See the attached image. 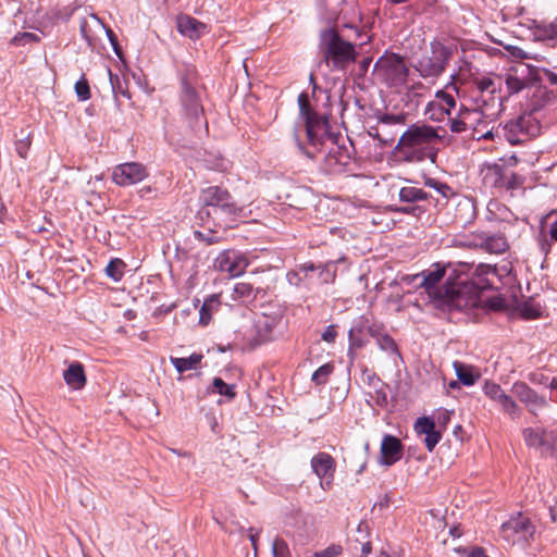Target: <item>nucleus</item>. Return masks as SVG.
I'll return each instance as SVG.
<instances>
[{
  "label": "nucleus",
  "instance_id": "1",
  "mask_svg": "<svg viewBox=\"0 0 557 557\" xmlns=\"http://www.w3.org/2000/svg\"><path fill=\"white\" fill-rule=\"evenodd\" d=\"M472 268L473 264L467 262H449L447 264L435 263L431 269L421 273L423 277L421 286L428 292H431L443 277H446L444 292L440 293L438 297L447 298L449 301H454L456 297L462 294L463 288L469 282L478 289L491 287L492 284L481 278V276L495 273V269L488 264H480L475 268L474 275L469 277V271Z\"/></svg>",
  "mask_w": 557,
  "mask_h": 557
},
{
  "label": "nucleus",
  "instance_id": "2",
  "mask_svg": "<svg viewBox=\"0 0 557 557\" xmlns=\"http://www.w3.org/2000/svg\"><path fill=\"white\" fill-rule=\"evenodd\" d=\"M446 131L428 124H411L400 136L395 152L409 162L423 161L429 146L444 143Z\"/></svg>",
  "mask_w": 557,
  "mask_h": 557
},
{
  "label": "nucleus",
  "instance_id": "3",
  "mask_svg": "<svg viewBox=\"0 0 557 557\" xmlns=\"http://www.w3.org/2000/svg\"><path fill=\"white\" fill-rule=\"evenodd\" d=\"M180 82V102L183 116L189 124H195L203 119V104L196 70L186 67L181 74Z\"/></svg>",
  "mask_w": 557,
  "mask_h": 557
},
{
  "label": "nucleus",
  "instance_id": "4",
  "mask_svg": "<svg viewBox=\"0 0 557 557\" xmlns=\"http://www.w3.org/2000/svg\"><path fill=\"white\" fill-rule=\"evenodd\" d=\"M322 47L325 61L331 62L335 69L343 70L356 61L355 45L344 40L334 29L323 32Z\"/></svg>",
  "mask_w": 557,
  "mask_h": 557
},
{
  "label": "nucleus",
  "instance_id": "5",
  "mask_svg": "<svg viewBox=\"0 0 557 557\" xmlns=\"http://www.w3.org/2000/svg\"><path fill=\"white\" fill-rule=\"evenodd\" d=\"M373 75L377 82L387 87H400L407 81L409 69L403 57L385 53L375 62Z\"/></svg>",
  "mask_w": 557,
  "mask_h": 557
},
{
  "label": "nucleus",
  "instance_id": "6",
  "mask_svg": "<svg viewBox=\"0 0 557 557\" xmlns=\"http://www.w3.org/2000/svg\"><path fill=\"white\" fill-rule=\"evenodd\" d=\"M450 55L449 48L438 41L431 42L430 53L422 54L413 64V69L423 78H436L444 73Z\"/></svg>",
  "mask_w": 557,
  "mask_h": 557
},
{
  "label": "nucleus",
  "instance_id": "7",
  "mask_svg": "<svg viewBox=\"0 0 557 557\" xmlns=\"http://www.w3.org/2000/svg\"><path fill=\"white\" fill-rule=\"evenodd\" d=\"M503 131L505 138L511 145H518L537 136L541 132V124L532 112H528L508 121Z\"/></svg>",
  "mask_w": 557,
  "mask_h": 557
},
{
  "label": "nucleus",
  "instance_id": "8",
  "mask_svg": "<svg viewBox=\"0 0 557 557\" xmlns=\"http://www.w3.org/2000/svg\"><path fill=\"white\" fill-rule=\"evenodd\" d=\"M463 247L480 249L491 255H502L509 249V242L504 233L472 232L460 244Z\"/></svg>",
  "mask_w": 557,
  "mask_h": 557
},
{
  "label": "nucleus",
  "instance_id": "9",
  "mask_svg": "<svg viewBox=\"0 0 557 557\" xmlns=\"http://www.w3.org/2000/svg\"><path fill=\"white\" fill-rule=\"evenodd\" d=\"M492 103L483 99V104L478 103L475 109H468L461 107V117L465 120V124L468 131L473 132V136L479 134V126L483 123V117L493 116L500 111L502 97H491Z\"/></svg>",
  "mask_w": 557,
  "mask_h": 557
},
{
  "label": "nucleus",
  "instance_id": "10",
  "mask_svg": "<svg viewBox=\"0 0 557 557\" xmlns=\"http://www.w3.org/2000/svg\"><path fill=\"white\" fill-rule=\"evenodd\" d=\"M508 95H515L524 88L541 82L540 71L536 67L521 66L512 67L504 76Z\"/></svg>",
  "mask_w": 557,
  "mask_h": 557
},
{
  "label": "nucleus",
  "instance_id": "11",
  "mask_svg": "<svg viewBox=\"0 0 557 557\" xmlns=\"http://www.w3.org/2000/svg\"><path fill=\"white\" fill-rule=\"evenodd\" d=\"M535 530L536 528L532 521L521 512L511 517L500 527L503 537L512 543L520 540L528 542L533 539Z\"/></svg>",
  "mask_w": 557,
  "mask_h": 557
},
{
  "label": "nucleus",
  "instance_id": "12",
  "mask_svg": "<svg viewBox=\"0 0 557 557\" xmlns=\"http://www.w3.org/2000/svg\"><path fill=\"white\" fill-rule=\"evenodd\" d=\"M243 209L236 205L231 196L228 201H224L219 209H208L206 218L212 220L214 227L227 230L233 227V223L240 215Z\"/></svg>",
  "mask_w": 557,
  "mask_h": 557
},
{
  "label": "nucleus",
  "instance_id": "13",
  "mask_svg": "<svg viewBox=\"0 0 557 557\" xmlns=\"http://www.w3.org/2000/svg\"><path fill=\"white\" fill-rule=\"evenodd\" d=\"M311 468L320 479V486L324 491L332 488L336 463L334 458L324 451L318 453L311 458Z\"/></svg>",
  "mask_w": 557,
  "mask_h": 557
},
{
  "label": "nucleus",
  "instance_id": "14",
  "mask_svg": "<svg viewBox=\"0 0 557 557\" xmlns=\"http://www.w3.org/2000/svg\"><path fill=\"white\" fill-rule=\"evenodd\" d=\"M247 258L239 251L230 249L222 251L214 260V268L231 276H239L248 267Z\"/></svg>",
  "mask_w": 557,
  "mask_h": 557
},
{
  "label": "nucleus",
  "instance_id": "15",
  "mask_svg": "<svg viewBox=\"0 0 557 557\" xmlns=\"http://www.w3.org/2000/svg\"><path fill=\"white\" fill-rule=\"evenodd\" d=\"M399 200L401 202H407L408 206H404L395 209L396 212L403 214H410L413 216H420L425 209L422 206L413 205L420 201H425L430 198L429 193L424 191L422 188H418L414 186H405L399 189L398 193Z\"/></svg>",
  "mask_w": 557,
  "mask_h": 557
},
{
  "label": "nucleus",
  "instance_id": "16",
  "mask_svg": "<svg viewBox=\"0 0 557 557\" xmlns=\"http://www.w3.org/2000/svg\"><path fill=\"white\" fill-rule=\"evenodd\" d=\"M456 99L453 95L438 90L435 99L430 101L425 109L429 119L435 122H443L446 116H450L451 110L456 108Z\"/></svg>",
  "mask_w": 557,
  "mask_h": 557
},
{
  "label": "nucleus",
  "instance_id": "17",
  "mask_svg": "<svg viewBox=\"0 0 557 557\" xmlns=\"http://www.w3.org/2000/svg\"><path fill=\"white\" fill-rule=\"evenodd\" d=\"M485 182H490L497 188H504L511 190L520 187L523 183V178L513 172L504 169L502 165L494 164L488 168V171L484 177Z\"/></svg>",
  "mask_w": 557,
  "mask_h": 557
},
{
  "label": "nucleus",
  "instance_id": "18",
  "mask_svg": "<svg viewBox=\"0 0 557 557\" xmlns=\"http://www.w3.org/2000/svg\"><path fill=\"white\" fill-rule=\"evenodd\" d=\"M147 176L146 168L136 162L124 163L116 166L112 180L121 186H128L141 182Z\"/></svg>",
  "mask_w": 557,
  "mask_h": 557
},
{
  "label": "nucleus",
  "instance_id": "19",
  "mask_svg": "<svg viewBox=\"0 0 557 557\" xmlns=\"http://www.w3.org/2000/svg\"><path fill=\"white\" fill-rule=\"evenodd\" d=\"M351 153L344 145L333 144L324 157V170L329 173H341L350 163Z\"/></svg>",
  "mask_w": 557,
  "mask_h": 557
},
{
  "label": "nucleus",
  "instance_id": "20",
  "mask_svg": "<svg viewBox=\"0 0 557 557\" xmlns=\"http://www.w3.org/2000/svg\"><path fill=\"white\" fill-rule=\"evenodd\" d=\"M511 393L523 403L530 412L535 413L537 409L547 406V401L544 397L537 395L527 383L518 381L513 383Z\"/></svg>",
  "mask_w": 557,
  "mask_h": 557
},
{
  "label": "nucleus",
  "instance_id": "21",
  "mask_svg": "<svg viewBox=\"0 0 557 557\" xmlns=\"http://www.w3.org/2000/svg\"><path fill=\"white\" fill-rule=\"evenodd\" d=\"M484 393L488 398L498 403L503 410L507 412L512 419L519 417L520 412L517 404L511 396L505 393L500 385L487 382L484 385Z\"/></svg>",
  "mask_w": 557,
  "mask_h": 557
},
{
  "label": "nucleus",
  "instance_id": "22",
  "mask_svg": "<svg viewBox=\"0 0 557 557\" xmlns=\"http://www.w3.org/2000/svg\"><path fill=\"white\" fill-rule=\"evenodd\" d=\"M231 194L227 189L219 186H210L201 191V201L203 208L199 211V218L205 221L206 211L208 209H219L224 201H228Z\"/></svg>",
  "mask_w": 557,
  "mask_h": 557
},
{
  "label": "nucleus",
  "instance_id": "23",
  "mask_svg": "<svg viewBox=\"0 0 557 557\" xmlns=\"http://www.w3.org/2000/svg\"><path fill=\"white\" fill-rule=\"evenodd\" d=\"M476 218L473 200L466 196H457L455 201L454 222L460 227H467Z\"/></svg>",
  "mask_w": 557,
  "mask_h": 557
},
{
  "label": "nucleus",
  "instance_id": "24",
  "mask_svg": "<svg viewBox=\"0 0 557 557\" xmlns=\"http://www.w3.org/2000/svg\"><path fill=\"white\" fill-rule=\"evenodd\" d=\"M403 456V444L399 438L393 435H385L381 443V462L392 466Z\"/></svg>",
  "mask_w": 557,
  "mask_h": 557
},
{
  "label": "nucleus",
  "instance_id": "25",
  "mask_svg": "<svg viewBox=\"0 0 557 557\" xmlns=\"http://www.w3.org/2000/svg\"><path fill=\"white\" fill-rule=\"evenodd\" d=\"M305 122L309 143L313 146L320 144L326 132L327 121L313 112L308 113V116L305 117Z\"/></svg>",
  "mask_w": 557,
  "mask_h": 557
},
{
  "label": "nucleus",
  "instance_id": "26",
  "mask_svg": "<svg viewBox=\"0 0 557 557\" xmlns=\"http://www.w3.org/2000/svg\"><path fill=\"white\" fill-rule=\"evenodd\" d=\"M276 325V318L269 315L260 317L255 323L256 335L253 337V345L258 346L272 341Z\"/></svg>",
  "mask_w": 557,
  "mask_h": 557
},
{
  "label": "nucleus",
  "instance_id": "27",
  "mask_svg": "<svg viewBox=\"0 0 557 557\" xmlns=\"http://www.w3.org/2000/svg\"><path fill=\"white\" fill-rule=\"evenodd\" d=\"M311 198V190L305 186H292L284 197L285 203L296 210L306 209Z\"/></svg>",
  "mask_w": 557,
  "mask_h": 557
},
{
  "label": "nucleus",
  "instance_id": "28",
  "mask_svg": "<svg viewBox=\"0 0 557 557\" xmlns=\"http://www.w3.org/2000/svg\"><path fill=\"white\" fill-rule=\"evenodd\" d=\"M63 379L72 391H79L86 384V376L83 364L79 362L71 363L63 372Z\"/></svg>",
  "mask_w": 557,
  "mask_h": 557
},
{
  "label": "nucleus",
  "instance_id": "29",
  "mask_svg": "<svg viewBox=\"0 0 557 557\" xmlns=\"http://www.w3.org/2000/svg\"><path fill=\"white\" fill-rule=\"evenodd\" d=\"M206 29V25L198 20L185 15L178 18V30L191 39L199 38Z\"/></svg>",
  "mask_w": 557,
  "mask_h": 557
},
{
  "label": "nucleus",
  "instance_id": "30",
  "mask_svg": "<svg viewBox=\"0 0 557 557\" xmlns=\"http://www.w3.org/2000/svg\"><path fill=\"white\" fill-rule=\"evenodd\" d=\"M458 381L466 386L473 385L479 379L480 374L474 373L472 366L466 364L460 361H454L453 363Z\"/></svg>",
  "mask_w": 557,
  "mask_h": 557
},
{
  "label": "nucleus",
  "instance_id": "31",
  "mask_svg": "<svg viewBox=\"0 0 557 557\" xmlns=\"http://www.w3.org/2000/svg\"><path fill=\"white\" fill-rule=\"evenodd\" d=\"M475 86L480 96L476 98V102L483 104V99L492 103L491 97H496L495 91L497 86L495 81L491 77H482L475 82Z\"/></svg>",
  "mask_w": 557,
  "mask_h": 557
},
{
  "label": "nucleus",
  "instance_id": "32",
  "mask_svg": "<svg viewBox=\"0 0 557 557\" xmlns=\"http://www.w3.org/2000/svg\"><path fill=\"white\" fill-rule=\"evenodd\" d=\"M556 95L554 91L548 90L547 88L543 86H539L531 99V112H535L540 109H542L546 103L550 102L553 99H555Z\"/></svg>",
  "mask_w": 557,
  "mask_h": 557
},
{
  "label": "nucleus",
  "instance_id": "33",
  "mask_svg": "<svg viewBox=\"0 0 557 557\" xmlns=\"http://www.w3.org/2000/svg\"><path fill=\"white\" fill-rule=\"evenodd\" d=\"M201 360L202 355L200 354H193L187 358L171 357V363L180 373L195 369Z\"/></svg>",
  "mask_w": 557,
  "mask_h": 557
},
{
  "label": "nucleus",
  "instance_id": "34",
  "mask_svg": "<svg viewBox=\"0 0 557 557\" xmlns=\"http://www.w3.org/2000/svg\"><path fill=\"white\" fill-rule=\"evenodd\" d=\"M126 263L120 258H112L107 263V276L114 282H120L124 276Z\"/></svg>",
  "mask_w": 557,
  "mask_h": 557
},
{
  "label": "nucleus",
  "instance_id": "35",
  "mask_svg": "<svg viewBox=\"0 0 557 557\" xmlns=\"http://www.w3.org/2000/svg\"><path fill=\"white\" fill-rule=\"evenodd\" d=\"M425 186H429L433 188L435 191H437L443 198L450 199L453 197H457V194L455 190L446 183L441 182L435 178H428L425 181Z\"/></svg>",
  "mask_w": 557,
  "mask_h": 557
},
{
  "label": "nucleus",
  "instance_id": "36",
  "mask_svg": "<svg viewBox=\"0 0 557 557\" xmlns=\"http://www.w3.org/2000/svg\"><path fill=\"white\" fill-rule=\"evenodd\" d=\"M520 312L524 319H537L542 315V307L532 299H528L521 305Z\"/></svg>",
  "mask_w": 557,
  "mask_h": 557
},
{
  "label": "nucleus",
  "instance_id": "37",
  "mask_svg": "<svg viewBox=\"0 0 557 557\" xmlns=\"http://www.w3.org/2000/svg\"><path fill=\"white\" fill-rule=\"evenodd\" d=\"M334 366L332 363H325L317 369L311 376V381L315 385H323L327 382L329 376L333 373Z\"/></svg>",
  "mask_w": 557,
  "mask_h": 557
},
{
  "label": "nucleus",
  "instance_id": "38",
  "mask_svg": "<svg viewBox=\"0 0 557 557\" xmlns=\"http://www.w3.org/2000/svg\"><path fill=\"white\" fill-rule=\"evenodd\" d=\"M523 437L528 446L540 447L544 444L543 434L532 428L524 429Z\"/></svg>",
  "mask_w": 557,
  "mask_h": 557
},
{
  "label": "nucleus",
  "instance_id": "39",
  "mask_svg": "<svg viewBox=\"0 0 557 557\" xmlns=\"http://www.w3.org/2000/svg\"><path fill=\"white\" fill-rule=\"evenodd\" d=\"M213 387L220 395L226 396L230 399L236 396L235 386L226 384L221 377H214Z\"/></svg>",
  "mask_w": 557,
  "mask_h": 557
},
{
  "label": "nucleus",
  "instance_id": "40",
  "mask_svg": "<svg viewBox=\"0 0 557 557\" xmlns=\"http://www.w3.org/2000/svg\"><path fill=\"white\" fill-rule=\"evenodd\" d=\"M273 557H292L288 544L282 539L276 537L272 544Z\"/></svg>",
  "mask_w": 557,
  "mask_h": 557
},
{
  "label": "nucleus",
  "instance_id": "41",
  "mask_svg": "<svg viewBox=\"0 0 557 557\" xmlns=\"http://www.w3.org/2000/svg\"><path fill=\"white\" fill-rule=\"evenodd\" d=\"M253 295V287L250 283L239 282L234 286V298L235 299H247Z\"/></svg>",
  "mask_w": 557,
  "mask_h": 557
},
{
  "label": "nucleus",
  "instance_id": "42",
  "mask_svg": "<svg viewBox=\"0 0 557 557\" xmlns=\"http://www.w3.org/2000/svg\"><path fill=\"white\" fill-rule=\"evenodd\" d=\"M435 429V423L432 419L428 417H421L417 420L414 424V430L418 434L426 435L431 431Z\"/></svg>",
  "mask_w": 557,
  "mask_h": 557
},
{
  "label": "nucleus",
  "instance_id": "43",
  "mask_svg": "<svg viewBox=\"0 0 557 557\" xmlns=\"http://www.w3.org/2000/svg\"><path fill=\"white\" fill-rule=\"evenodd\" d=\"M218 305L215 299H209L203 302L200 309V323L207 325L211 320V311Z\"/></svg>",
  "mask_w": 557,
  "mask_h": 557
},
{
  "label": "nucleus",
  "instance_id": "44",
  "mask_svg": "<svg viewBox=\"0 0 557 557\" xmlns=\"http://www.w3.org/2000/svg\"><path fill=\"white\" fill-rule=\"evenodd\" d=\"M377 345L382 350L388 352H398L395 341L387 334H382L376 337Z\"/></svg>",
  "mask_w": 557,
  "mask_h": 557
},
{
  "label": "nucleus",
  "instance_id": "45",
  "mask_svg": "<svg viewBox=\"0 0 557 557\" xmlns=\"http://www.w3.org/2000/svg\"><path fill=\"white\" fill-rule=\"evenodd\" d=\"M39 37L34 33H18L12 38V44L15 46H25L26 44L37 42Z\"/></svg>",
  "mask_w": 557,
  "mask_h": 557
},
{
  "label": "nucleus",
  "instance_id": "46",
  "mask_svg": "<svg viewBox=\"0 0 557 557\" xmlns=\"http://www.w3.org/2000/svg\"><path fill=\"white\" fill-rule=\"evenodd\" d=\"M448 124H449V129L453 133L460 134V133L468 132L466 124H465V120L461 117L460 110L458 111V114L456 116L448 117Z\"/></svg>",
  "mask_w": 557,
  "mask_h": 557
},
{
  "label": "nucleus",
  "instance_id": "47",
  "mask_svg": "<svg viewBox=\"0 0 557 557\" xmlns=\"http://www.w3.org/2000/svg\"><path fill=\"white\" fill-rule=\"evenodd\" d=\"M75 92L78 99L82 101L88 100L90 98V88L87 79L82 77L79 81L76 82Z\"/></svg>",
  "mask_w": 557,
  "mask_h": 557
},
{
  "label": "nucleus",
  "instance_id": "48",
  "mask_svg": "<svg viewBox=\"0 0 557 557\" xmlns=\"http://www.w3.org/2000/svg\"><path fill=\"white\" fill-rule=\"evenodd\" d=\"M207 223H208L209 234L206 235L205 233H202L200 231H195L194 232L195 237L202 242H206L209 245L220 242L221 237L216 235L218 231L211 228L209 221Z\"/></svg>",
  "mask_w": 557,
  "mask_h": 557
},
{
  "label": "nucleus",
  "instance_id": "49",
  "mask_svg": "<svg viewBox=\"0 0 557 557\" xmlns=\"http://www.w3.org/2000/svg\"><path fill=\"white\" fill-rule=\"evenodd\" d=\"M343 554V547L339 544H331L325 549L315 552L312 557H338Z\"/></svg>",
  "mask_w": 557,
  "mask_h": 557
},
{
  "label": "nucleus",
  "instance_id": "50",
  "mask_svg": "<svg viewBox=\"0 0 557 557\" xmlns=\"http://www.w3.org/2000/svg\"><path fill=\"white\" fill-rule=\"evenodd\" d=\"M380 123L382 124H385V125H395V124H399V125H404L406 123V115L405 114H383L380 119H379Z\"/></svg>",
  "mask_w": 557,
  "mask_h": 557
},
{
  "label": "nucleus",
  "instance_id": "51",
  "mask_svg": "<svg viewBox=\"0 0 557 557\" xmlns=\"http://www.w3.org/2000/svg\"><path fill=\"white\" fill-rule=\"evenodd\" d=\"M441 433L434 429L425 435L424 443L429 451H432L441 440Z\"/></svg>",
  "mask_w": 557,
  "mask_h": 557
},
{
  "label": "nucleus",
  "instance_id": "52",
  "mask_svg": "<svg viewBox=\"0 0 557 557\" xmlns=\"http://www.w3.org/2000/svg\"><path fill=\"white\" fill-rule=\"evenodd\" d=\"M107 38L109 39L115 54L119 57L120 60L123 61V51H122L121 46L119 45L116 35L109 27H107Z\"/></svg>",
  "mask_w": 557,
  "mask_h": 557
},
{
  "label": "nucleus",
  "instance_id": "53",
  "mask_svg": "<svg viewBox=\"0 0 557 557\" xmlns=\"http://www.w3.org/2000/svg\"><path fill=\"white\" fill-rule=\"evenodd\" d=\"M298 104L300 113L304 117L308 116V113H313V111L310 108V102L307 94L301 92L298 96Z\"/></svg>",
  "mask_w": 557,
  "mask_h": 557
},
{
  "label": "nucleus",
  "instance_id": "54",
  "mask_svg": "<svg viewBox=\"0 0 557 557\" xmlns=\"http://www.w3.org/2000/svg\"><path fill=\"white\" fill-rule=\"evenodd\" d=\"M29 147H30V139L28 136L25 139H21L15 144L16 152L22 158H26Z\"/></svg>",
  "mask_w": 557,
  "mask_h": 557
},
{
  "label": "nucleus",
  "instance_id": "55",
  "mask_svg": "<svg viewBox=\"0 0 557 557\" xmlns=\"http://www.w3.org/2000/svg\"><path fill=\"white\" fill-rule=\"evenodd\" d=\"M458 553L461 555V557H488L484 549L481 547H474L470 550L462 548L458 549Z\"/></svg>",
  "mask_w": 557,
  "mask_h": 557
},
{
  "label": "nucleus",
  "instance_id": "56",
  "mask_svg": "<svg viewBox=\"0 0 557 557\" xmlns=\"http://www.w3.org/2000/svg\"><path fill=\"white\" fill-rule=\"evenodd\" d=\"M260 533H261L260 530H255L253 528L248 529V537L251 542V546H252L253 553H255L253 557H257V555H258V540H259Z\"/></svg>",
  "mask_w": 557,
  "mask_h": 557
},
{
  "label": "nucleus",
  "instance_id": "57",
  "mask_svg": "<svg viewBox=\"0 0 557 557\" xmlns=\"http://www.w3.org/2000/svg\"><path fill=\"white\" fill-rule=\"evenodd\" d=\"M321 337L326 343H334L337 337L335 325H329L322 333Z\"/></svg>",
  "mask_w": 557,
  "mask_h": 557
},
{
  "label": "nucleus",
  "instance_id": "58",
  "mask_svg": "<svg viewBox=\"0 0 557 557\" xmlns=\"http://www.w3.org/2000/svg\"><path fill=\"white\" fill-rule=\"evenodd\" d=\"M506 49L515 58H518V59H527L528 58L527 52L517 46H507Z\"/></svg>",
  "mask_w": 557,
  "mask_h": 557
},
{
  "label": "nucleus",
  "instance_id": "59",
  "mask_svg": "<svg viewBox=\"0 0 557 557\" xmlns=\"http://www.w3.org/2000/svg\"><path fill=\"white\" fill-rule=\"evenodd\" d=\"M545 504L547 505L552 523H556L557 522V510H556L557 502L555 499L553 502L545 500Z\"/></svg>",
  "mask_w": 557,
  "mask_h": 557
},
{
  "label": "nucleus",
  "instance_id": "60",
  "mask_svg": "<svg viewBox=\"0 0 557 557\" xmlns=\"http://www.w3.org/2000/svg\"><path fill=\"white\" fill-rule=\"evenodd\" d=\"M117 294H119V297L114 298V300H112L110 296H107V298H109L111 300V304L113 306H121L122 302H126L128 299V294L125 292L124 288L121 289L120 292H117Z\"/></svg>",
  "mask_w": 557,
  "mask_h": 557
},
{
  "label": "nucleus",
  "instance_id": "61",
  "mask_svg": "<svg viewBox=\"0 0 557 557\" xmlns=\"http://www.w3.org/2000/svg\"><path fill=\"white\" fill-rule=\"evenodd\" d=\"M287 280L290 284L298 285L300 282V277L297 272H288Z\"/></svg>",
  "mask_w": 557,
  "mask_h": 557
},
{
  "label": "nucleus",
  "instance_id": "62",
  "mask_svg": "<svg viewBox=\"0 0 557 557\" xmlns=\"http://www.w3.org/2000/svg\"><path fill=\"white\" fill-rule=\"evenodd\" d=\"M488 302H490V307L492 309L497 310V309L503 308V299L502 298H498V297L497 298H493Z\"/></svg>",
  "mask_w": 557,
  "mask_h": 557
},
{
  "label": "nucleus",
  "instance_id": "63",
  "mask_svg": "<svg viewBox=\"0 0 557 557\" xmlns=\"http://www.w3.org/2000/svg\"><path fill=\"white\" fill-rule=\"evenodd\" d=\"M503 161L507 166H513L518 163V158L515 154H511L508 158H504Z\"/></svg>",
  "mask_w": 557,
  "mask_h": 557
},
{
  "label": "nucleus",
  "instance_id": "64",
  "mask_svg": "<svg viewBox=\"0 0 557 557\" xmlns=\"http://www.w3.org/2000/svg\"><path fill=\"white\" fill-rule=\"evenodd\" d=\"M549 236L552 238V240L556 242L557 243V219L556 221L550 225V228H549Z\"/></svg>",
  "mask_w": 557,
  "mask_h": 557
}]
</instances>
